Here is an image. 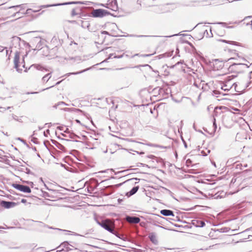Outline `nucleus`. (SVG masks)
<instances>
[{
	"mask_svg": "<svg viewBox=\"0 0 252 252\" xmlns=\"http://www.w3.org/2000/svg\"><path fill=\"white\" fill-rule=\"evenodd\" d=\"M40 10V9H39L38 10H33L32 9H28L26 10V13L27 14H30V11H32L33 12H37L39 11Z\"/></svg>",
	"mask_w": 252,
	"mask_h": 252,
	"instance_id": "34",
	"label": "nucleus"
},
{
	"mask_svg": "<svg viewBox=\"0 0 252 252\" xmlns=\"http://www.w3.org/2000/svg\"><path fill=\"white\" fill-rule=\"evenodd\" d=\"M63 104L64 105H67V104L65 102H63V101L60 102L59 104Z\"/></svg>",
	"mask_w": 252,
	"mask_h": 252,
	"instance_id": "60",
	"label": "nucleus"
},
{
	"mask_svg": "<svg viewBox=\"0 0 252 252\" xmlns=\"http://www.w3.org/2000/svg\"><path fill=\"white\" fill-rule=\"evenodd\" d=\"M251 81H249V82H248V83H247V85H246V88L250 86V85L251 84Z\"/></svg>",
	"mask_w": 252,
	"mask_h": 252,
	"instance_id": "56",
	"label": "nucleus"
},
{
	"mask_svg": "<svg viewBox=\"0 0 252 252\" xmlns=\"http://www.w3.org/2000/svg\"><path fill=\"white\" fill-rule=\"evenodd\" d=\"M65 60L67 61H70L71 62V63H74L76 61H80L81 59H80V57H75L67 58H65Z\"/></svg>",
	"mask_w": 252,
	"mask_h": 252,
	"instance_id": "21",
	"label": "nucleus"
},
{
	"mask_svg": "<svg viewBox=\"0 0 252 252\" xmlns=\"http://www.w3.org/2000/svg\"><path fill=\"white\" fill-rule=\"evenodd\" d=\"M86 4L84 1H69L63 3H59L53 4H48V5H43L40 6V8H46L52 6H57L60 5H65L68 4Z\"/></svg>",
	"mask_w": 252,
	"mask_h": 252,
	"instance_id": "4",
	"label": "nucleus"
},
{
	"mask_svg": "<svg viewBox=\"0 0 252 252\" xmlns=\"http://www.w3.org/2000/svg\"><path fill=\"white\" fill-rule=\"evenodd\" d=\"M192 163V160L190 159H188L186 160V164L187 166L189 167Z\"/></svg>",
	"mask_w": 252,
	"mask_h": 252,
	"instance_id": "33",
	"label": "nucleus"
},
{
	"mask_svg": "<svg viewBox=\"0 0 252 252\" xmlns=\"http://www.w3.org/2000/svg\"><path fill=\"white\" fill-rule=\"evenodd\" d=\"M44 195L46 196H47V197H50V196L49 195V194L48 192H45L44 193Z\"/></svg>",
	"mask_w": 252,
	"mask_h": 252,
	"instance_id": "55",
	"label": "nucleus"
},
{
	"mask_svg": "<svg viewBox=\"0 0 252 252\" xmlns=\"http://www.w3.org/2000/svg\"><path fill=\"white\" fill-rule=\"evenodd\" d=\"M129 36L130 37H147L148 36V35H134V34H130L129 35Z\"/></svg>",
	"mask_w": 252,
	"mask_h": 252,
	"instance_id": "36",
	"label": "nucleus"
},
{
	"mask_svg": "<svg viewBox=\"0 0 252 252\" xmlns=\"http://www.w3.org/2000/svg\"><path fill=\"white\" fill-rule=\"evenodd\" d=\"M77 14H78V13L76 12L75 9H73L71 11V15L75 16V15H77Z\"/></svg>",
	"mask_w": 252,
	"mask_h": 252,
	"instance_id": "40",
	"label": "nucleus"
},
{
	"mask_svg": "<svg viewBox=\"0 0 252 252\" xmlns=\"http://www.w3.org/2000/svg\"><path fill=\"white\" fill-rule=\"evenodd\" d=\"M126 220L130 223L137 224L140 221L139 218L135 216H127Z\"/></svg>",
	"mask_w": 252,
	"mask_h": 252,
	"instance_id": "15",
	"label": "nucleus"
},
{
	"mask_svg": "<svg viewBox=\"0 0 252 252\" xmlns=\"http://www.w3.org/2000/svg\"><path fill=\"white\" fill-rule=\"evenodd\" d=\"M6 227L8 228V229H13V228H15V226H8L7 225H5Z\"/></svg>",
	"mask_w": 252,
	"mask_h": 252,
	"instance_id": "54",
	"label": "nucleus"
},
{
	"mask_svg": "<svg viewBox=\"0 0 252 252\" xmlns=\"http://www.w3.org/2000/svg\"><path fill=\"white\" fill-rule=\"evenodd\" d=\"M37 138H33L32 139V141L35 144H37Z\"/></svg>",
	"mask_w": 252,
	"mask_h": 252,
	"instance_id": "48",
	"label": "nucleus"
},
{
	"mask_svg": "<svg viewBox=\"0 0 252 252\" xmlns=\"http://www.w3.org/2000/svg\"><path fill=\"white\" fill-rule=\"evenodd\" d=\"M218 109V107H216L215 110H214V114H213V119H214V118H216V117L217 116V112L216 111V109Z\"/></svg>",
	"mask_w": 252,
	"mask_h": 252,
	"instance_id": "39",
	"label": "nucleus"
},
{
	"mask_svg": "<svg viewBox=\"0 0 252 252\" xmlns=\"http://www.w3.org/2000/svg\"><path fill=\"white\" fill-rule=\"evenodd\" d=\"M113 55H114L113 54H110L109 56V57L107 59H106L105 61L107 62L108 60L112 58H113L112 57Z\"/></svg>",
	"mask_w": 252,
	"mask_h": 252,
	"instance_id": "45",
	"label": "nucleus"
},
{
	"mask_svg": "<svg viewBox=\"0 0 252 252\" xmlns=\"http://www.w3.org/2000/svg\"><path fill=\"white\" fill-rule=\"evenodd\" d=\"M108 3L107 4V6H105L104 4H101L102 6L106 7L108 8L111 9L113 11H117L118 10V4L117 0H108Z\"/></svg>",
	"mask_w": 252,
	"mask_h": 252,
	"instance_id": "9",
	"label": "nucleus"
},
{
	"mask_svg": "<svg viewBox=\"0 0 252 252\" xmlns=\"http://www.w3.org/2000/svg\"><path fill=\"white\" fill-rule=\"evenodd\" d=\"M153 54H144L142 55V56L143 57H150L152 56Z\"/></svg>",
	"mask_w": 252,
	"mask_h": 252,
	"instance_id": "51",
	"label": "nucleus"
},
{
	"mask_svg": "<svg viewBox=\"0 0 252 252\" xmlns=\"http://www.w3.org/2000/svg\"><path fill=\"white\" fill-rule=\"evenodd\" d=\"M193 169H190L189 170L188 172L189 173H194V172H193Z\"/></svg>",
	"mask_w": 252,
	"mask_h": 252,
	"instance_id": "58",
	"label": "nucleus"
},
{
	"mask_svg": "<svg viewBox=\"0 0 252 252\" xmlns=\"http://www.w3.org/2000/svg\"><path fill=\"white\" fill-rule=\"evenodd\" d=\"M252 17V16H247V17H246L244 19V20L248 19H251Z\"/></svg>",
	"mask_w": 252,
	"mask_h": 252,
	"instance_id": "53",
	"label": "nucleus"
},
{
	"mask_svg": "<svg viewBox=\"0 0 252 252\" xmlns=\"http://www.w3.org/2000/svg\"><path fill=\"white\" fill-rule=\"evenodd\" d=\"M51 73H48L47 74L45 75V76H44L43 77H42V80L43 81L45 82H47L49 79L51 78Z\"/></svg>",
	"mask_w": 252,
	"mask_h": 252,
	"instance_id": "25",
	"label": "nucleus"
},
{
	"mask_svg": "<svg viewBox=\"0 0 252 252\" xmlns=\"http://www.w3.org/2000/svg\"><path fill=\"white\" fill-rule=\"evenodd\" d=\"M139 189V187L138 186H134L131 189V190L129 191L126 193V195L127 197H129V196L134 194L135 193H136L137 192V191H138Z\"/></svg>",
	"mask_w": 252,
	"mask_h": 252,
	"instance_id": "17",
	"label": "nucleus"
},
{
	"mask_svg": "<svg viewBox=\"0 0 252 252\" xmlns=\"http://www.w3.org/2000/svg\"><path fill=\"white\" fill-rule=\"evenodd\" d=\"M62 127H63L62 126H59L57 127V129H59L60 130H63Z\"/></svg>",
	"mask_w": 252,
	"mask_h": 252,
	"instance_id": "61",
	"label": "nucleus"
},
{
	"mask_svg": "<svg viewBox=\"0 0 252 252\" xmlns=\"http://www.w3.org/2000/svg\"><path fill=\"white\" fill-rule=\"evenodd\" d=\"M96 222L103 228L110 233H113L114 229L112 228V223L109 219H95Z\"/></svg>",
	"mask_w": 252,
	"mask_h": 252,
	"instance_id": "2",
	"label": "nucleus"
},
{
	"mask_svg": "<svg viewBox=\"0 0 252 252\" xmlns=\"http://www.w3.org/2000/svg\"><path fill=\"white\" fill-rule=\"evenodd\" d=\"M136 153L139 155H142L144 154V152H136Z\"/></svg>",
	"mask_w": 252,
	"mask_h": 252,
	"instance_id": "57",
	"label": "nucleus"
},
{
	"mask_svg": "<svg viewBox=\"0 0 252 252\" xmlns=\"http://www.w3.org/2000/svg\"><path fill=\"white\" fill-rule=\"evenodd\" d=\"M109 170L111 172H114V170L113 169H107V170H103L99 172L100 173H106V172H107V171H109Z\"/></svg>",
	"mask_w": 252,
	"mask_h": 252,
	"instance_id": "41",
	"label": "nucleus"
},
{
	"mask_svg": "<svg viewBox=\"0 0 252 252\" xmlns=\"http://www.w3.org/2000/svg\"><path fill=\"white\" fill-rule=\"evenodd\" d=\"M217 24H219V25H222V26H223V27H226L227 28V23H225V22H218L217 23Z\"/></svg>",
	"mask_w": 252,
	"mask_h": 252,
	"instance_id": "37",
	"label": "nucleus"
},
{
	"mask_svg": "<svg viewBox=\"0 0 252 252\" xmlns=\"http://www.w3.org/2000/svg\"><path fill=\"white\" fill-rule=\"evenodd\" d=\"M70 246L72 248H74V247L72 245L69 244L67 241H64L58 247H57L58 250H57L56 252L63 251H64V249H65L66 252L71 251L72 250V249L70 248Z\"/></svg>",
	"mask_w": 252,
	"mask_h": 252,
	"instance_id": "5",
	"label": "nucleus"
},
{
	"mask_svg": "<svg viewBox=\"0 0 252 252\" xmlns=\"http://www.w3.org/2000/svg\"><path fill=\"white\" fill-rule=\"evenodd\" d=\"M163 6H159L157 7V9H156V11L158 13H164L165 12V10L163 9Z\"/></svg>",
	"mask_w": 252,
	"mask_h": 252,
	"instance_id": "24",
	"label": "nucleus"
},
{
	"mask_svg": "<svg viewBox=\"0 0 252 252\" xmlns=\"http://www.w3.org/2000/svg\"><path fill=\"white\" fill-rule=\"evenodd\" d=\"M26 7V5L25 4L17 5V8H20V10L18 11H17V19L21 18L23 15H24L26 13V12H25V9Z\"/></svg>",
	"mask_w": 252,
	"mask_h": 252,
	"instance_id": "10",
	"label": "nucleus"
},
{
	"mask_svg": "<svg viewBox=\"0 0 252 252\" xmlns=\"http://www.w3.org/2000/svg\"><path fill=\"white\" fill-rule=\"evenodd\" d=\"M22 194L17 193V205L20 203H25L27 202V200L24 198L20 199L19 196H21Z\"/></svg>",
	"mask_w": 252,
	"mask_h": 252,
	"instance_id": "20",
	"label": "nucleus"
},
{
	"mask_svg": "<svg viewBox=\"0 0 252 252\" xmlns=\"http://www.w3.org/2000/svg\"><path fill=\"white\" fill-rule=\"evenodd\" d=\"M237 86V85L236 83H234L232 85L231 84H228V82L227 83V84H223V86L221 87V89L225 91H229L230 89H231L233 87H234L235 90L237 92H241L239 90H237L236 89V87Z\"/></svg>",
	"mask_w": 252,
	"mask_h": 252,
	"instance_id": "14",
	"label": "nucleus"
},
{
	"mask_svg": "<svg viewBox=\"0 0 252 252\" xmlns=\"http://www.w3.org/2000/svg\"><path fill=\"white\" fill-rule=\"evenodd\" d=\"M122 201H123V200H122V199H121L119 198V199H118V202H119V203H121V202H122Z\"/></svg>",
	"mask_w": 252,
	"mask_h": 252,
	"instance_id": "64",
	"label": "nucleus"
},
{
	"mask_svg": "<svg viewBox=\"0 0 252 252\" xmlns=\"http://www.w3.org/2000/svg\"><path fill=\"white\" fill-rule=\"evenodd\" d=\"M201 154H202L203 156H206L207 155V154H205L203 151H202L201 152Z\"/></svg>",
	"mask_w": 252,
	"mask_h": 252,
	"instance_id": "62",
	"label": "nucleus"
},
{
	"mask_svg": "<svg viewBox=\"0 0 252 252\" xmlns=\"http://www.w3.org/2000/svg\"><path fill=\"white\" fill-rule=\"evenodd\" d=\"M191 224L196 227H203L205 225V221L198 219H194L191 220Z\"/></svg>",
	"mask_w": 252,
	"mask_h": 252,
	"instance_id": "11",
	"label": "nucleus"
},
{
	"mask_svg": "<svg viewBox=\"0 0 252 252\" xmlns=\"http://www.w3.org/2000/svg\"><path fill=\"white\" fill-rule=\"evenodd\" d=\"M0 206L5 209L13 208L16 206V202L10 201L1 200L0 201Z\"/></svg>",
	"mask_w": 252,
	"mask_h": 252,
	"instance_id": "8",
	"label": "nucleus"
},
{
	"mask_svg": "<svg viewBox=\"0 0 252 252\" xmlns=\"http://www.w3.org/2000/svg\"><path fill=\"white\" fill-rule=\"evenodd\" d=\"M92 16L93 17H103L110 14V12L106 10L103 9H96L93 11Z\"/></svg>",
	"mask_w": 252,
	"mask_h": 252,
	"instance_id": "3",
	"label": "nucleus"
},
{
	"mask_svg": "<svg viewBox=\"0 0 252 252\" xmlns=\"http://www.w3.org/2000/svg\"><path fill=\"white\" fill-rule=\"evenodd\" d=\"M17 190L25 193H30L31 192V189L29 186L18 184H17Z\"/></svg>",
	"mask_w": 252,
	"mask_h": 252,
	"instance_id": "12",
	"label": "nucleus"
},
{
	"mask_svg": "<svg viewBox=\"0 0 252 252\" xmlns=\"http://www.w3.org/2000/svg\"><path fill=\"white\" fill-rule=\"evenodd\" d=\"M68 137L71 139H74L76 137L79 138V137L77 136L76 134L74 133L71 132L68 135Z\"/></svg>",
	"mask_w": 252,
	"mask_h": 252,
	"instance_id": "27",
	"label": "nucleus"
},
{
	"mask_svg": "<svg viewBox=\"0 0 252 252\" xmlns=\"http://www.w3.org/2000/svg\"><path fill=\"white\" fill-rule=\"evenodd\" d=\"M149 238L150 241L155 245H157L158 244V241L157 239V236L155 233H151L149 235Z\"/></svg>",
	"mask_w": 252,
	"mask_h": 252,
	"instance_id": "18",
	"label": "nucleus"
},
{
	"mask_svg": "<svg viewBox=\"0 0 252 252\" xmlns=\"http://www.w3.org/2000/svg\"><path fill=\"white\" fill-rule=\"evenodd\" d=\"M7 0H2V3L1 4H0V5H2V4H4L5 2H6V1Z\"/></svg>",
	"mask_w": 252,
	"mask_h": 252,
	"instance_id": "59",
	"label": "nucleus"
},
{
	"mask_svg": "<svg viewBox=\"0 0 252 252\" xmlns=\"http://www.w3.org/2000/svg\"><path fill=\"white\" fill-rule=\"evenodd\" d=\"M32 42L33 44H36L35 48L37 50H40L43 48L42 45L44 43V41L42 40L39 37H35L32 38Z\"/></svg>",
	"mask_w": 252,
	"mask_h": 252,
	"instance_id": "7",
	"label": "nucleus"
},
{
	"mask_svg": "<svg viewBox=\"0 0 252 252\" xmlns=\"http://www.w3.org/2000/svg\"><path fill=\"white\" fill-rule=\"evenodd\" d=\"M25 169L26 170V171H24L25 172H26L28 174L30 173V170L29 169L27 168V167H25Z\"/></svg>",
	"mask_w": 252,
	"mask_h": 252,
	"instance_id": "46",
	"label": "nucleus"
},
{
	"mask_svg": "<svg viewBox=\"0 0 252 252\" xmlns=\"http://www.w3.org/2000/svg\"><path fill=\"white\" fill-rule=\"evenodd\" d=\"M89 69V68H87L86 69H84L83 70H82V71H79V72L70 73H68V76H69L70 74H80V73H83V72H85L86 70H88Z\"/></svg>",
	"mask_w": 252,
	"mask_h": 252,
	"instance_id": "32",
	"label": "nucleus"
},
{
	"mask_svg": "<svg viewBox=\"0 0 252 252\" xmlns=\"http://www.w3.org/2000/svg\"><path fill=\"white\" fill-rule=\"evenodd\" d=\"M17 140H20L21 141H22V142H23L25 144H26L27 146H28V145L26 144L25 141L24 140H23V139H22L20 137H18L17 138Z\"/></svg>",
	"mask_w": 252,
	"mask_h": 252,
	"instance_id": "43",
	"label": "nucleus"
},
{
	"mask_svg": "<svg viewBox=\"0 0 252 252\" xmlns=\"http://www.w3.org/2000/svg\"><path fill=\"white\" fill-rule=\"evenodd\" d=\"M148 158L152 159L156 158V157L154 155H149L148 156Z\"/></svg>",
	"mask_w": 252,
	"mask_h": 252,
	"instance_id": "50",
	"label": "nucleus"
},
{
	"mask_svg": "<svg viewBox=\"0 0 252 252\" xmlns=\"http://www.w3.org/2000/svg\"><path fill=\"white\" fill-rule=\"evenodd\" d=\"M14 57L13 59V63H14V68H16V52L14 53Z\"/></svg>",
	"mask_w": 252,
	"mask_h": 252,
	"instance_id": "38",
	"label": "nucleus"
},
{
	"mask_svg": "<svg viewBox=\"0 0 252 252\" xmlns=\"http://www.w3.org/2000/svg\"><path fill=\"white\" fill-rule=\"evenodd\" d=\"M12 186V187H13L14 188L16 189V183H13Z\"/></svg>",
	"mask_w": 252,
	"mask_h": 252,
	"instance_id": "63",
	"label": "nucleus"
},
{
	"mask_svg": "<svg viewBox=\"0 0 252 252\" xmlns=\"http://www.w3.org/2000/svg\"><path fill=\"white\" fill-rule=\"evenodd\" d=\"M213 128H214V132L216 131L217 128V124H216V118H214V119H213Z\"/></svg>",
	"mask_w": 252,
	"mask_h": 252,
	"instance_id": "30",
	"label": "nucleus"
},
{
	"mask_svg": "<svg viewBox=\"0 0 252 252\" xmlns=\"http://www.w3.org/2000/svg\"><path fill=\"white\" fill-rule=\"evenodd\" d=\"M134 180H139L140 179H137L136 178H132V179L127 180L126 181V182H129V181ZM125 183V182L122 183L118 184H116L115 185L108 186L106 187L105 188H106V189L108 190V191H109V194H111L114 191V190L115 189L121 187Z\"/></svg>",
	"mask_w": 252,
	"mask_h": 252,
	"instance_id": "6",
	"label": "nucleus"
},
{
	"mask_svg": "<svg viewBox=\"0 0 252 252\" xmlns=\"http://www.w3.org/2000/svg\"><path fill=\"white\" fill-rule=\"evenodd\" d=\"M64 132L69 134L71 132V131L69 130L68 128H66V129L64 131Z\"/></svg>",
	"mask_w": 252,
	"mask_h": 252,
	"instance_id": "49",
	"label": "nucleus"
},
{
	"mask_svg": "<svg viewBox=\"0 0 252 252\" xmlns=\"http://www.w3.org/2000/svg\"><path fill=\"white\" fill-rule=\"evenodd\" d=\"M33 69L42 70L44 68L39 64H33L29 67V69Z\"/></svg>",
	"mask_w": 252,
	"mask_h": 252,
	"instance_id": "19",
	"label": "nucleus"
},
{
	"mask_svg": "<svg viewBox=\"0 0 252 252\" xmlns=\"http://www.w3.org/2000/svg\"><path fill=\"white\" fill-rule=\"evenodd\" d=\"M245 65V63H233L232 64H231L229 67V69L231 71H239L241 70V67L242 66H244Z\"/></svg>",
	"mask_w": 252,
	"mask_h": 252,
	"instance_id": "13",
	"label": "nucleus"
},
{
	"mask_svg": "<svg viewBox=\"0 0 252 252\" xmlns=\"http://www.w3.org/2000/svg\"><path fill=\"white\" fill-rule=\"evenodd\" d=\"M89 26H90V24L89 23H88L87 22H83V21H82V27L83 28H85L86 27L88 28Z\"/></svg>",
	"mask_w": 252,
	"mask_h": 252,
	"instance_id": "35",
	"label": "nucleus"
},
{
	"mask_svg": "<svg viewBox=\"0 0 252 252\" xmlns=\"http://www.w3.org/2000/svg\"><path fill=\"white\" fill-rule=\"evenodd\" d=\"M36 222L37 223L38 226L39 227H47V228H48L50 229H54V228H53L52 227L49 226L41 221H36Z\"/></svg>",
	"mask_w": 252,
	"mask_h": 252,
	"instance_id": "23",
	"label": "nucleus"
},
{
	"mask_svg": "<svg viewBox=\"0 0 252 252\" xmlns=\"http://www.w3.org/2000/svg\"><path fill=\"white\" fill-rule=\"evenodd\" d=\"M19 43V51H17V71L21 73L22 68H20L21 63L19 62L20 54L21 53H26L25 55H23L22 57L27 56V49L29 48V43L26 42L25 40H22L20 37L17 36V43Z\"/></svg>",
	"mask_w": 252,
	"mask_h": 252,
	"instance_id": "1",
	"label": "nucleus"
},
{
	"mask_svg": "<svg viewBox=\"0 0 252 252\" xmlns=\"http://www.w3.org/2000/svg\"><path fill=\"white\" fill-rule=\"evenodd\" d=\"M221 41L226 43L231 44L232 45H236L237 44V42L235 41H230L226 40H221Z\"/></svg>",
	"mask_w": 252,
	"mask_h": 252,
	"instance_id": "31",
	"label": "nucleus"
},
{
	"mask_svg": "<svg viewBox=\"0 0 252 252\" xmlns=\"http://www.w3.org/2000/svg\"><path fill=\"white\" fill-rule=\"evenodd\" d=\"M123 55H121V56H117V55H115L114 57H113V58H117V59H120V58H122L123 57Z\"/></svg>",
	"mask_w": 252,
	"mask_h": 252,
	"instance_id": "47",
	"label": "nucleus"
},
{
	"mask_svg": "<svg viewBox=\"0 0 252 252\" xmlns=\"http://www.w3.org/2000/svg\"><path fill=\"white\" fill-rule=\"evenodd\" d=\"M101 33L102 34H107V35H110L109 33L107 31H101Z\"/></svg>",
	"mask_w": 252,
	"mask_h": 252,
	"instance_id": "42",
	"label": "nucleus"
},
{
	"mask_svg": "<svg viewBox=\"0 0 252 252\" xmlns=\"http://www.w3.org/2000/svg\"><path fill=\"white\" fill-rule=\"evenodd\" d=\"M182 140L183 142V143H184V145L185 148H187L188 147V145H187V144L186 142V141H185V140L183 138H182Z\"/></svg>",
	"mask_w": 252,
	"mask_h": 252,
	"instance_id": "44",
	"label": "nucleus"
},
{
	"mask_svg": "<svg viewBox=\"0 0 252 252\" xmlns=\"http://www.w3.org/2000/svg\"><path fill=\"white\" fill-rule=\"evenodd\" d=\"M161 215L164 216H174L173 211L168 209H163L160 211Z\"/></svg>",
	"mask_w": 252,
	"mask_h": 252,
	"instance_id": "16",
	"label": "nucleus"
},
{
	"mask_svg": "<svg viewBox=\"0 0 252 252\" xmlns=\"http://www.w3.org/2000/svg\"><path fill=\"white\" fill-rule=\"evenodd\" d=\"M206 34L207 37H213V33H212L211 28H210V33L208 32L207 30H206L204 32V34Z\"/></svg>",
	"mask_w": 252,
	"mask_h": 252,
	"instance_id": "29",
	"label": "nucleus"
},
{
	"mask_svg": "<svg viewBox=\"0 0 252 252\" xmlns=\"http://www.w3.org/2000/svg\"><path fill=\"white\" fill-rule=\"evenodd\" d=\"M180 35L179 33H178V34H173V35H169V36H166V37H172V36H178Z\"/></svg>",
	"mask_w": 252,
	"mask_h": 252,
	"instance_id": "52",
	"label": "nucleus"
},
{
	"mask_svg": "<svg viewBox=\"0 0 252 252\" xmlns=\"http://www.w3.org/2000/svg\"><path fill=\"white\" fill-rule=\"evenodd\" d=\"M16 165H17V170L24 171L23 170L24 169V168H22L19 167V166H21V162L20 161H19L18 160H17Z\"/></svg>",
	"mask_w": 252,
	"mask_h": 252,
	"instance_id": "28",
	"label": "nucleus"
},
{
	"mask_svg": "<svg viewBox=\"0 0 252 252\" xmlns=\"http://www.w3.org/2000/svg\"><path fill=\"white\" fill-rule=\"evenodd\" d=\"M147 145L149 146L155 147H158V148H161V149H165V148H166V147H164V146H160V145H158L153 144H151V143H149V144H147Z\"/></svg>",
	"mask_w": 252,
	"mask_h": 252,
	"instance_id": "26",
	"label": "nucleus"
},
{
	"mask_svg": "<svg viewBox=\"0 0 252 252\" xmlns=\"http://www.w3.org/2000/svg\"><path fill=\"white\" fill-rule=\"evenodd\" d=\"M111 233L115 235L116 237H117L118 238H119L124 241L126 240V238H125L123 235L120 234L119 233L116 232L114 230L113 233Z\"/></svg>",
	"mask_w": 252,
	"mask_h": 252,
	"instance_id": "22",
	"label": "nucleus"
}]
</instances>
